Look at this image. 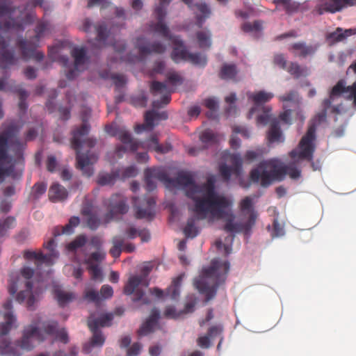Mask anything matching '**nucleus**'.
I'll return each instance as SVG.
<instances>
[{"mask_svg":"<svg viewBox=\"0 0 356 356\" xmlns=\"http://www.w3.org/2000/svg\"><path fill=\"white\" fill-rule=\"evenodd\" d=\"M15 8H12L6 0H0V67L6 69L17 63V58L13 49H8L10 42V32L23 31L24 25L33 22L36 16L33 13L11 17Z\"/></svg>","mask_w":356,"mask_h":356,"instance_id":"obj_1","label":"nucleus"},{"mask_svg":"<svg viewBox=\"0 0 356 356\" xmlns=\"http://www.w3.org/2000/svg\"><path fill=\"white\" fill-rule=\"evenodd\" d=\"M231 203L226 199L225 204L222 206H211L208 203H204V211H198L196 209V203L194 207L191 210L194 213V215L191 216L187 221L186 225L184 229V233L188 238L195 237L200 232L197 227V222L207 218V214L210 213L213 218L216 219H223L225 224L223 229L229 233H240L243 232L248 235L250 234L252 226L254 224L255 215L252 213L250 216V220L246 224L234 223V215L231 211H227L226 209L229 207Z\"/></svg>","mask_w":356,"mask_h":356,"instance_id":"obj_2","label":"nucleus"},{"mask_svg":"<svg viewBox=\"0 0 356 356\" xmlns=\"http://www.w3.org/2000/svg\"><path fill=\"white\" fill-rule=\"evenodd\" d=\"M215 182L214 177H210L206 183L198 185L195 183L189 173L184 172L178 173L174 179L167 175V186L183 188L186 196L196 203V209L198 211H204V203H208L211 206L225 204L227 198L216 192Z\"/></svg>","mask_w":356,"mask_h":356,"instance_id":"obj_3","label":"nucleus"},{"mask_svg":"<svg viewBox=\"0 0 356 356\" xmlns=\"http://www.w3.org/2000/svg\"><path fill=\"white\" fill-rule=\"evenodd\" d=\"M90 115V109H85L81 115L83 124L81 127L72 132L71 146L76 152V167L81 170L83 175L90 177L93 174L92 165L97 161V156L90 150L83 152L84 148H92L96 144V140L93 138L85 139L90 131V125L88 122Z\"/></svg>","mask_w":356,"mask_h":356,"instance_id":"obj_4","label":"nucleus"},{"mask_svg":"<svg viewBox=\"0 0 356 356\" xmlns=\"http://www.w3.org/2000/svg\"><path fill=\"white\" fill-rule=\"evenodd\" d=\"M18 132L17 126L13 123H3L0 127V181L4 177L9 176L14 170L13 165H3L13 161V157L8 154V150L19 157L24 148V144L16 137Z\"/></svg>","mask_w":356,"mask_h":356,"instance_id":"obj_5","label":"nucleus"},{"mask_svg":"<svg viewBox=\"0 0 356 356\" xmlns=\"http://www.w3.org/2000/svg\"><path fill=\"white\" fill-rule=\"evenodd\" d=\"M229 270L228 261L222 262L218 259H214L211 266L203 269L201 275L194 280V286L205 296V302H209L216 296L218 287L225 282Z\"/></svg>","mask_w":356,"mask_h":356,"instance_id":"obj_6","label":"nucleus"},{"mask_svg":"<svg viewBox=\"0 0 356 356\" xmlns=\"http://www.w3.org/2000/svg\"><path fill=\"white\" fill-rule=\"evenodd\" d=\"M33 269L24 266L20 270V274H10L8 286L11 296H14L18 289L20 290L16 296V300L19 303L26 300L27 307L30 309H33L39 293L42 292L39 286H36L33 290Z\"/></svg>","mask_w":356,"mask_h":356,"instance_id":"obj_7","label":"nucleus"},{"mask_svg":"<svg viewBox=\"0 0 356 356\" xmlns=\"http://www.w3.org/2000/svg\"><path fill=\"white\" fill-rule=\"evenodd\" d=\"M322 109L317 113L313 119L312 123L309 126L306 134L301 138L298 148L293 149L289 155L291 159H305L309 161L313 160V154L315 151L314 140H315V133L316 126L326 121L327 113L328 111L332 113H338L339 109L337 106L331 105L330 99H324L321 104Z\"/></svg>","mask_w":356,"mask_h":356,"instance_id":"obj_8","label":"nucleus"},{"mask_svg":"<svg viewBox=\"0 0 356 356\" xmlns=\"http://www.w3.org/2000/svg\"><path fill=\"white\" fill-rule=\"evenodd\" d=\"M5 336L0 334V354L3 356H21V350L30 351L34 348V339L41 342L45 339L42 330L33 325L24 327L22 339L14 343Z\"/></svg>","mask_w":356,"mask_h":356,"instance_id":"obj_9","label":"nucleus"},{"mask_svg":"<svg viewBox=\"0 0 356 356\" xmlns=\"http://www.w3.org/2000/svg\"><path fill=\"white\" fill-rule=\"evenodd\" d=\"M286 176L285 165L277 159L261 161L250 173V180L268 187L275 181H282Z\"/></svg>","mask_w":356,"mask_h":356,"instance_id":"obj_10","label":"nucleus"},{"mask_svg":"<svg viewBox=\"0 0 356 356\" xmlns=\"http://www.w3.org/2000/svg\"><path fill=\"white\" fill-rule=\"evenodd\" d=\"M51 23L46 19H41L38 22L34 29L35 35L29 39L19 38L17 41V46L21 51L22 56L24 60L33 58L40 61L44 58V54L42 51H37L41 39L51 33Z\"/></svg>","mask_w":356,"mask_h":356,"instance_id":"obj_11","label":"nucleus"},{"mask_svg":"<svg viewBox=\"0 0 356 356\" xmlns=\"http://www.w3.org/2000/svg\"><path fill=\"white\" fill-rule=\"evenodd\" d=\"M150 268L145 266L142 269L141 275L131 276L124 287V293L127 296L134 295V302L142 301L145 305L151 303L150 300L145 296L144 291L139 288L140 286L147 287L149 281L147 279Z\"/></svg>","mask_w":356,"mask_h":356,"instance_id":"obj_12","label":"nucleus"},{"mask_svg":"<svg viewBox=\"0 0 356 356\" xmlns=\"http://www.w3.org/2000/svg\"><path fill=\"white\" fill-rule=\"evenodd\" d=\"M134 45L135 48L138 51L139 56H134L124 59L130 63L135 62L147 55L151 54H163L165 51V47L162 43L159 42L151 43L144 37L137 38Z\"/></svg>","mask_w":356,"mask_h":356,"instance_id":"obj_13","label":"nucleus"},{"mask_svg":"<svg viewBox=\"0 0 356 356\" xmlns=\"http://www.w3.org/2000/svg\"><path fill=\"white\" fill-rule=\"evenodd\" d=\"M342 95L348 100H353V106L356 108V81L351 86H346V80L340 79L331 89L327 99H330L332 103L335 98Z\"/></svg>","mask_w":356,"mask_h":356,"instance_id":"obj_14","label":"nucleus"},{"mask_svg":"<svg viewBox=\"0 0 356 356\" xmlns=\"http://www.w3.org/2000/svg\"><path fill=\"white\" fill-rule=\"evenodd\" d=\"M133 204L136 210V218L138 219L147 218L151 220L154 216L153 208L156 202L153 197L140 198L133 197Z\"/></svg>","mask_w":356,"mask_h":356,"instance_id":"obj_15","label":"nucleus"},{"mask_svg":"<svg viewBox=\"0 0 356 356\" xmlns=\"http://www.w3.org/2000/svg\"><path fill=\"white\" fill-rule=\"evenodd\" d=\"M150 92L154 96L161 95V100H154L152 102L154 108H160L168 104L171 100L172 91L168 88L164 83L159 81H152L150 86Z\"/></svg>","mask_w":356,"mask_h":356,"instance_id":"obj_16","label":"nucleus"},{"mask_svg":"<svg viewBox=\"0 0 356 356\" xmlns=\"http://www.w3.org/2000/svg\"><path fill=\"white\" fill-rule=\"evenodd\" d=\"M154 14L157 19V22H152L149 25L150 29L170 41L176 36L170 34V29L164 22L166 12L161 7H156L154 10Z\"/></svg>","mask_w":356,"mask_h":356,"instance_id":"obj_17","label":"nucleus"},{"mask_svg":"<svg viewBox=\"0 0 356 356\" xmlns=\"http://www.w3.org/2000/svg\"><path fill=\"white\" fill-rule=\"evenodd\" d=\"M115 136L124 144V145H118L115 149V154L118 158H121L128 149L131 152L138 149V143L132 138L128 131L121 129Z\"/></svg>","mask_w":356,"mask_h":356,"instance_id":"obj_18","label":"nucleus"},{"mask_svg":"<svg viewBox=\"0 0 356 356\" xmlns=\"http://www.w3.org/2000/svg\"><path fill=\"white\" fill-rule=\"evenodd\" d=\"M348 7L343 0H316L315 11L318 15L335 13Z\"/></svg>","mask_w":356,"mask_h":356,"instance_id":"obj_19","label":"nucleus"},{"mask_svg":"<svg viewBox=\"0 0 356 356\" xmlns=\"http://www.w3.org/2000/svg\"><path fill=\"white\" fill-rule=\"evenodd\" d=\"M246 95L248 100L254 104V106L249 111L248 118L252 117L258 108L264 107L263 105L268 102L274 97L272 92H268L264 90H260L257 92H248Z\"/></svg>","mask_w":356,"mask_h":356,"instance_id":"obj_20","label":"nucleus"},{"mask_svg":"<svg viewBox=\"0 0 356 356\" xmlns=\"http://www.w3.org/2000/svg\"><path fill=\"white\" fill-rule=\"evenodd\" d=\"M112 214H124L128 211L126 198L121 194H114L104 202Z\"/></svg>","mask_w":356,"mask_h":356,"instance_id":"obj_21","label":"nucleus"},{"mask_svg":"<svg viewBox=\"0 0 356 356\" xmlns=\"http://www.w3.org/2000/svg\"><path fill=\"white\" fill-rule=\"evenodd\" d=\"M318 47V44H307L305 42H297L289 46V51L295 57L305 58L314 55Z\"/></svg>","mask_w":356,"mask_h":356,"instance_id":"obj_22","label":"nucleus"},{"mask_svg":"<svg viewBox=\"0 0 356 356\" xmlns=\"http://www.w3.org/2000/svg\"><path fill=\"white\" fill-rule=\"evenodd\" d=\"M155 179H159L167 184V174L155 168H147L145 170V181L147 191H152L156 188Z\"/></svg>","mask_w":356,"mask_h":356,"instance_id":"obj_23","label":"nucleus"},{"mask_svg":"<svg viewBox=\"0 0 356 356\" xmlns=\"http://www.w3.org/2000/svg\"><path fill=\"white\" fill-rule=\"evenodd\" d=\"M95 29L97 32L96 39L98 42L105 43L108 36V31L104 24L94 26L92 22L89 18H86L83 20L81 30L87 33Z\"/></svg>","mask_w":356,"mask_h":356,"instance_id":"obj_24","label":"nucleus"},{"mask_svg":"<svg viewBox=\"0 0 356 356\" xmlns=\"http://www.w3.org/2000/svg\"><path fill=\"white\" fill-rule=\"evenodd\" d=\"M193 11L195 24L197 27L202 28L207 19L209 18L211 10L209 6L204 1H200L194 3Z\"/></svg>","mask_w":356,"mask_h":356,"instance_id":"obj_25","label":"nucleus"},{"mask_svg":"<svg viewBox=\"0 0 356 356\" xmlns=\"http://www.w3.org/2000/svg\"><path fill=\"white\" fill-rule=\"evenodd\" d=\"M171 42L174 45L171 54L172 59L175 63H179L181 60L187 61L190 52L187 50L184 42L178 36L174 38Z\"/></svg>","mask_w":356,"mask_h":356,"instance_id":"obj_26","label":"nucleus"},{"mask_svg":"<svg viewBox=\"0 0 356 356\" xmlns=\"http://www.w3.org/2000/svg\"><path fill=\"white\" fill-rule=\"evenodd\" d=\"M42 329L46 334L55 336L57 340L63 343H67L69 341L66 330L65 329L59 330L56 321L44 323Z\"/></svg>","mask_w":356,"mask_h":356,"instance_id":"obj_27","label":"nucleus"},{"mask_svg":"<svg viewBox=\"0 0 356 356\" xmlns=\"http://www.w3.org/2000/svg\"><path fill=\"white\" fill-rule=\"evenodd\" d=\"M3 308L8 312L4 314L5 323L0 324V334L6 335L10 331L13 324L16 322V318L10 311L13 307V300H8L3 305Z\"/></svg>","mask_w":356,"mask_h":356,"instance_id":"obj_28","label":"nucleus"},{"mask_svg":"<svg viewBox=\"0 0 356 356\" xmlns=\"http://www.w3.org/2000/svg\"><path fill=\"white\" fill-rule=\"evenodd\" d=\"M72 56L74 59V70H70L66 76L68 79H73L76 76V70L84 65L87 60L86 51L83 47H75L72 51Z\"/></svg>","mask_w":356,"mask_h":356,"instance_id":"obj_29","label":"nucleus"},{"mask_svg":"<svg viewBox=\"0 0 356 356\" xmlns=\"http://www.w3.org/2000/svg\"><path fill=\"white\" fill-rule=\"evenodd\" d=\"M161 118L163 119H166L168 115L165 113H159L154 111H148L145 114V123L143 124H138L136 127V131L137 133H140L143 130H152L154 127V120Z\"/></svg>","mask_w":356,"mask_h":356,"instance_id":"obj_30","label":"nucleus"},{"mask_svg":"<svg viewBox=\"0 0 356 356\" xmlns=\"http://www.w3.org/2000/svg\"><path fill=\"white\" fill-rule=\"evenodd\" d=\"M92 332V337L88 343L84 345L83 351L88 354L91 351L92 347H102L105 342V337L99 329H90Z\"/></svg>","mask_w":356,"mask_h":356,"instance_id":"obj_31","label":"nucleus"},{"mask_svg":"<svg viewBox=\"0 0 356 356\" xmlns=\"http://www.w3.org/2000/svg\"><path fill=\"white\" fill-rule=\"evenodd\" d=\"M67 195L68 193L65 188L58 183L53 184L50 186L48 193L49 198L53 202L65 200Z\"/></svg>","mask_w":356,"mask_h":356,"instance_id":"obj_32","label":"nucleus"},{"mask_svg":"<svg viewBox=\"0 0 356 356\" xmlns=\"http://www.w3.org/2000/svg\"><path fill=\"white\" fill-rule=\"evenodd\" d=\"M113 318L112 314H102L97 318L90 316L88 319V326L89 329H99V327L109 326Z\"/></svg>","mask_w":356,"mask_h":356,"instance_id":"obj_33","label":"nucleus"},{"mask_svg":"<svg viewBox=\"0 0 356 356\" xmlns=\"http://www.w3.org/2000/svg\"><path fill=\"white\" fill-rule=\"evenodd\" d=\"M80 222L79 218L76 216H72L70 218L69 222L65 226L56 227L53 230L54 236H60L63 234H70L74 230L73 229L79 225Z\"/></svg>","mask_w":356,"mask_h":356,"instance_id":"obj_34","label":"nucleus"},{"mask_svg":"<svg viewBox=\"0 0 356 356\" xmlns=\"http://www.w3.org/2000/svg\"><path fill=\"white\" fill-rule=\"evenodd\" d=\"M200 140L202 143L204 148L216 145L218 141V135L211 129H205L200 134Z\"/></svg>","mask_w":356,"mask_h":356,"instance_id":"obj_35","label":"nucleus"},{"mask_svg":"<svg viewBox=\"0 0 356 356\" xmlns=\"http://www.w3.org/2000/svg\"><path fill=\"white\" fill-rule=\"evenodd\" d=\"M54 293L55 298L60 307H64L75 298L74 293L65 291L58 286L54 289Z\"/></svg>","mask_w":356,"mask_h":356,"instance_id":"obj_36","label":"nucleus"},{"mask_svg":"<svg viewBox=\"0 0 356 356\" xmlns=\"http://www.w3.org/2000/svg\"><path fill=\"white\" fill-rule=\"evenodd\" d=\"M184 275H179L173 279L171 285L166 290V296H168L172 300H177L180 295V287Z\"/></svg>","mask_w":356,"mask_h":356,"instance_id":"obj_37","label":"nucleus"},{"mask_svg":"<svg viewBox=\"0 0 356 356\" xmlns=\"http://www.w3.org/2000/svg\"><path fill=\"white\" fill-rule=\"evenodd\" d=\"M277 10H284L287 14L291 15L298 11L300 4L292 0H273Z\"/></svg>","mask_w":356,"mask_h":356,"instance_id":"obj_38","label":"nucleus"},{"mask_svg":"<svg viewBox=\"0 0 356 356\" xmlns=\"http://www.w3.org/2000/svg\"><path fill=\"white\" fill-rule=\"evenodd\" d=\"M268 139L270 143L282 142V132L278 120L273 119L270 122L268 133Z\"/></svg>","mask_w":356,"mask_h":356,"instance_id":"obj_39","label":"nucleus"},{"mask_svg":"<svg viewBox=\"0 0 356 356\" xmlns=\"http://www.w3.org/2000/svg\"><path fill=\"white\" fill-rule=\"evenodd\" d=\"M197 41L200 48H209L211 45V33L209 30L204 29L199 31L195 33Z\"/></svg>","mask_w":356,"mask_h":356,"instance_id":"obj_40","label":"nucleus"},{"mask_svg":"<svg viewBox=\"0 0 356 356\" xmlns=\"http://www.w3.org/2000/svg\"><path fill=\"white\" fill-rule=\"evenodd\" d=\"M24 257L28 260L34 259L38 267L43 263H49V257L42 252L26 250L24 252Z\"/></svg>","mask_w":356,"mask_h":356,"instance_id":"obj_41","label":"nucleus"},{"mask_svg":"<svg viewBox=\"0 0 356 356\" xmlns=\"http://www.w3.org/2000/svg\"><path fill=\"white\" fill-rule=\"evenodd\" d=\"M146 146L151 149L159 153H166L170 148V147H163L159 143V139L156 134H152L149 138L145 142Z\"/></svg>","mask_w":356,"mask_h":356,"instance_id":"obj_42","label":"nucleus"},{"mask_svg":"<svg viewBox=\"0 0 356 356\" xmlns=\"http://www.w3.org/2000/svg\"><path fill=\"white\" fill-rule=\"evenodd\" d=\"M263 24L264 22L261 20H255L253 23L247 22L242 24L241 29L245 33H252L257 37V35L262 31Z\"/></svg>","mask_w":356,"mask_h":356,"instance_id":"obj_43","label":"nucleus"},{"mask_svg":"<svg viewBox=\"0 0 356 356\" xmlns=\"http://www.w3.org/2000/svg\"><path fill=\"white\" fill-rule=\"evenodd\" d=\"M286 70L296 79L305 76L308 74L307 67H302L298 63L295 62H291L289 67H286Z\"/></svg>","mask_w":356,"mask_h":356,"instance_id":"obj_44","label":"nucleus"},{"mask_svg":"<svg viewBox=\"0 0 356 356\" xmlns=\"http://www.w3.org/2000/svg\"><path fill=\"white\" fill-rule=\"evenodd\" d=\"M120 177L118 172L101 173L97 177V184L100 186L113 185L117 178Z\"/></svg>","mask_w":356,"mask_h":356,"instance_id":"obj_45","label":"nucleus"},{"mask_svg":"<svg viewBox=\"0 0 356 356\" xmlns=\"http://www.w3.org/2000/svg\"><path fill=\"white\" fill-rule=\"evenodd\" d=\"M237 74L236 67L234 64H224L220 70L219 76L222 79H233Z\"/></svg>","mask_w":356,"mask_h":356,"instance_id":"obj_46","label":"nucleus"},{"mask_svg":"<svg viewBox=\"0 0 356 356\" xmlns=\"http://www.w3.org/2000/svg\"><path fill=\"white\" fill-rule=\"evenodd\" d=\"M124 238L120 236H115L112 239L113 247L110 250V254L114 258H118L122 251Z\"/></svg>","mask_w":356,"mask_h":356,"instance_id":"obj_47","label":"nucleus"},{"mask_svg":"<svg viewBox=\"0 0 356 356\" xmlns=\"http://www.w3.org/2000/svg\"><path fill=\"white\" fill-rule=\"evenodd\" d=\"M252 206V199L250 197H245L244 199H243L241 200V202L240 203V208H241V211L242 212H245V211H250L248 220L245 222H241V224L244 225V224L248 223L249 222L250 216L252 213H254V215H255L254 221H256L257 214L254 211H252L251 209ZM234 220H235V218L234 219V223H241V222H235ZM254 224H255V222H254V224L252 225V227L254 225Z\"/></svg>","mask_w":356,"mask_h":356,"instance_id":"obj_48","label":"nucleus"},{"mask_svg":"<svg viewBox=\"0 0 356 356\" xmlns=\"http://www.w3.org/2000/svg\"><path fill=\"white\" fill-rule=\"evenodd\" d=\"M347 31L342 32V29L338 28L335 31L329 33L327 35V40L330 44L343 40L347 37Z\"/></svg>","mask_w":356,"mask_h":356,"instance_id":"obj_49","label":"nucleus"},{"mask_svg":"<svg viewBox=\"0 0 356 356\" xmlns=\"http://www.w3.org/2000/svg\"><path fill=\"white\" fill-rule=\"evenodd\" d=\"M230 161L232 164L231 167L233 170V174L238 176L242 170L243 159L239 154H233L230 156Z\"/></svg>","mask_w":356,"mask_h":356,"instance_id":"obj_50","label":"nucleus"},{"mask_svg":"<svg viewBox=\"0 0 356 356\" xmlns=\"http://www.w3.org/2000/svg\"><path fill=\"white\" fill-rule=\"evenodd\" d=\"M264 153V148H257L255 150H248L244 155V160L246 162L251 163L260 159Z\"/></svg>","mask_w":356,"mask_h":356,"instance_id":"obj_51","label":"nucleus"},{"mask_svg":"<svg viewBox=\"0 0 356 356\" xmlns=\"http://www.w3.org/2000/svg\"><path fill=\"white\" fill-rule=\"evenodd\" d=\"M87 238L84 235L77 236L72 242L67 244V248L69 251H75L78 248L85 245Z\"/></svg>","mask_w":356,"mask_h":356,"instance_id":"obj_52","label":"nucleus"},{"mask_svg":"<svg viewBox=\"0 0 356 356\" xmlns=\"http://www.w3.org/2000/svg\"><path fill=\"white\" fill-rule=\"evenodd\" d=\"M187 61L191 62L193 65L204 67L207 65V59L206 56L200 53L192 54L190 53Z\"/></svg>","mask_w":356,"mask_h":356,"instance_id":"obj_53","label":"nucleus"},{"mask_svg":"<svg viewBox=\"0 0 356 356\" xmlns=\"http://www.w3.org/2000/svg\"><path fill=\"white\" fill-rule=\"evenodd\" d=\"M116 172H118L120 175V177L118 178H120L122 179L134 177L138 174V170L134 165L128 166Z\"/></svg>","mask_w":356,"mask_h":356,"instance_id":"obj_54","label":"nucleus"},{"mask_svg":"<svg viewBox=\"0 0 356 356\" xmlns=\"http://www.w3.org/2000/svg\"><path fill=\"white\" fill-rule=\"evenodd\" d=\"M106 253L103 251H97L92 252L88 258L85 260V264L87 265H95L94 262H101L104 260Z\"/></svg>","mask_w":356,"mask_h":356,"instance_id":"obj_55","label":"nucleus"},{"mask_svg":"<svg viewBox=\"0 0 356 356\" xmlns=\"http://www.w3.org/2000/svg\"><path fill=\"white\" fill-rule=\"evenodd\" d=\"M279 99L283 102H290L296 104H298L300 102L298 92L294 90H291L289 92L280 96Z\"/></svg>","mask_w":356,"mask_h":356,"instance_id":"obj_56","label":"nucleus"},{"mask_svg":"<svg viewBox=\"0 0 356 356\" xmlns=\"http://www.w3.org/2000/svg\"><path fill=\"white\" fill-rule=\"evenodd\" d=\"M156 325L155 322L152 320H147L140 327L138 333L140 336H145L153 332L154 327Z\"/></svg>","mask_w":356,"mask_h":356,"instance_id":"obj_57","label":"nucleus"},{"mask_svg":"<svg viewBox=\"0 0 356 356\" xmlns=\"http://www.w3.org/2000/svg\"><path fill=\"white\" fill-rule=\"evenodd\" d=\"M226 103L229 104V106L226 108V113L229 115H234L236 113V107L232 105L236 100V95L234 92L230 93L225 99Z\"/></svg>","mask_w":356,"mask_h":356,"instance_id":"obj_58","label":"nucleus"},{"mask_svg":"<svg viewBox=\"0 0 356 356\" xmlns=\"http://www.w3.org/2000/svg\"><path fill=\"white\" fill-rule=\"evenodd\" d=\"M86 222L87 226L92 230H96L100 225L99 218L94 213L86 218Z\"/></svg>","mask_w":356,"mask_h":356,"instance_id":"obj_59","label":"nucleus"},{"mask_svg":"<svg viewBox=\"0 0 356 356\" xmlns=\"http://www.w3.org/2000/svg\"><path fill=\"white\" fill-rule=\"evenodd\" d=\"M219 172L224 181L228 182L231 178L233 170L227 164H221L219 167Z\"/></svg>","mask_w":356,"mask_h":356,"instance_id":"obj_60","label":"nucleus"},{"mask_svg":"<svg viewBox=\"0 0 356 356\" xmlns=\"http://www.w3.org/2000/svg\"><path fill=\"white\" fill-rule=\"evenodd\" d=\"M286 175H288L291 179H296L300 176V170L296 168L294 163L285 165Z\"/></svg>","mask_w":356,"mask_h":356,"instance_id":"obj_61","label":"nucleus"},{"mask_svg":"<svg viewBox=\"0 0 356 356\" xmlns=\"http://www.w3.org/2000/svg\"><path fill=\"white\" fill-rule=\"evenodd\" d=\"M88 270L90 273L92 280L102 281V273L98 265H88Z\"/></svg>","mask_w":356,"mask_h":356,"instance_id":"obj_62","label":"nucleus"},{"mask_svg":"<svg viewBox=\"0 0 356 356\" xmlns=\"http://www.w3.org/2000/svg\"><path fill=\"white\" fill-rule=\"evenodd\" d=\"M262 109L264 110V113L258 115L257 121L258 124L266 125L270 120V112L271 108L270 107H262Z\"/></svg>","mask_w":356,"mask_h":356,"instance_id":"obj_63","label":"nucleus"},{"mask_svg":"<svg viewBox=\"0 0 356 356\" xmlns=\"http://www.w3.org/2000/svg\"><path fill=\"white\" fill-rule=\"evenodd\" d=\"M84 297L86 300L95 303H99L102 300L99 293L94 289L86 290Z\"/></svg>","mask_w":356,"mask_h":356,"instance_id":"obj_64","label":"nucleus"}]
</instances>
